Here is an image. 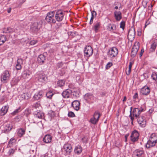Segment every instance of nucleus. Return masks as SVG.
Instances as JSON below:
<instances>
[{"label":"nucleus","instance_id":"4c0bfd02","mask_svg":"<svg viewBox=\"0 0 157 157\" xmlns=\"http://www.w3.org/2000/svg\"><path fill=\"white\" fill-rule=\"evenodd\" d=\"M14 31V29L10 28L8 27L6 29H5L3 31V33H12Z\"/></svg>","mask_w":157,"mask_h":157},{"label":"nucleus","instance_id":"4be33fe9","mask_svg":"<svg viewBox=\"0 0 157 157\" xmlns=\"http://www.w3.org/2000/svg\"><path fill=\"white\" fill-rule=\"evenodd\" d=\"M157 142L154 141L149 140L147 142L146 147L147 148H149L155 146Z\"/></svg>","mask_w":157,"mask_h":157},{"label":"nucleus","instance_id":"a211bd4d","mask_svg":"<svg viewBox=\"0 0 157 157\" xmlns=\"http://www.w3.org/2000/svg\"><path fill=\"white\" fill-rule=\"evenodd\" d=\"M41 27V24L40 22L39 23L36 22L33 23L31 27V28L34 31H37Z\"/></svg>","mask_w":157,"mask_h":157},{"label":"nucleus","instance_id":"338daca9","mask_svg":"<svg viewBox=\"0 0 157 157\" xmlns=\"http://www.w3.org/2000/svg\"><path fill=\"white\" fill-rule=\"evenodd\" d=\"M131 69L128 68V70L127 72H126V74L127 75H129L131 72Z\"/></svg>","mask_w":157,"mask_h":157},{"label":"nucleus","instance_id":"e2e57ef3","mask_svg":"<svg viewBox=\"0 0 157 157\" xmlns=\"http://www.w3.org/2000/svg\"><path fill=\"white\" fill-rule=\"evenodd\" d=\"M138 98V95L137 93H135L134 95L133 96V98L134 99H136Z\"/></svg>","mask_w":157,"mask_h":157},{"label":"nucleus","instance_id":"473e14b6","mask_svg":"<svg viewBox=\"0 0 157 157\" xmlns=\"http://www.w3.org/2000/svg\"><path fill=\"white\" fill-rule=\"evenodd\" d=\"M96 15L97 13L95 11H93L91 12V17L90 22V24H92L93 23L94 17H96Z\"/></svg>","mask_w":157,"mask_h":157},{"label":"nucleus","instance_id":"f704fd0d","mask_svg":"<svg viewBox=\"0 0 157 157\" xmlns=\"http://www.w3.org/2000/svg\"><path fill=\"white\" fill-rule=\"evenodd\" d=\"M6 37L4 35H0V45L2 44L6 40Z\"/></svg>","mask_w":157,"mask_h":157},{"label":"nucleus","instance_id":"864d4df0","mask_svg":"<svg viewBox=\"0 0 157 157\" xmlns=\"http://www.w3.org/2000/svg\"><path fill=\"white\" fill-rule=\"evenodd\" d=\"M23 60L21 58L18 59L17 60V63L21 65L23 64Z\"/></svg>","mask_w":157,"mask_h":157},{"label":"nucleus","instance_id":"e433bc0d","mask_svg":"<svg viewBox=\"0 0 157 157\" xmlns=\"http://www.w3.org/2000/svg\"><path fill=\"white\" fill-rule=\"evenodd\" d=\"M49 120L51 121L55 116V112L53 111H51L48 114Z\"/></svg>","mask_w":157,"mask_h":157},{"label":"nucleus","instance_id":"ddd939ff","mask_svg":"<svg viewBox=\"0 0 157 157\" xmlns=\"http://www.w3.org/2000/svg\"><path fill=\"white\" fill-rule=\"evenodd\" d=\"M135 31L134 28H132L129 31L128 37L131 40H133L135 37Z\"/></svg>","mask_w":157,"mask_h":157},{"label":"nucleus","instance_id":"f257e3e1","mask_svg":"<svg viewBox=\"0 0 157 157\" xmlns=\"http://www.w3.org/2000/svg\"><path fill=\"white\" fill-rule=\"evenodd\" d=\"M35 80L38 82L45 83L47 80V76L42 71H39L35 75Z\"/></svg>","mask_w":157,"mask_h":157},{"label":"nucleus","instance_id":"f8f14e48","mask_svg":"<svg viewBox=\"0 0 157 157\" xmlns=\"http://www.w3.org/2000/svg\"><path fill=\"white\" fill-rule=\"evenodd\" d=\"M107 29L109 31L113 32L114 33H116V26L113 24H109L107 26Z\"/></svg>","mask_w":157,"mask_h":157},{"label":"nucleus","instance_id":"37998d69","mask_svg":"<svg viewBox=\"0 0 157 157\" xmlns=\"http://www.w3.org/2000/svg\"><path fill=\"white\" fill-rule=\"evenodd\" d=\"M151 78L154 80H155L156 82H157V75L155 73H153L151 75Z\"/></svg>","mask_w":157,"mask_h":157},{"label":"nucleus","instance_id":"6ab92c4d","mask_svg":"<svg viewBox=\"0 0 157 157\" xmlns=\"http://www.w3.org/2000/svg\"><path fill=\"white\" fill-rule=\"evenodd\" d=\"M114 16L116 20L118 21H120L122 18L121 13L120 11H115L114 12Z\"/></svg>","mask_w":157,"mask_h":157},{"label":"nucleus","instance_id":"6e6552de","mask_svg":"<svg viewBox=\"0 0 157 157\" xmlns=\"http://www.w3.org/2000/svg\"><path fill=\"white\" fill-rule=\"evenodd\" d=\"M85 56L89 57L91 56L93 53V50L90 46H86L84 51Z\"/></svg>","mask_w":157,"mask_h":157},{"label":"nucleus","instance_id":"72a5a7b5","mask_svg":"<svg viewBox=\"0 0 157 157\" xmlns=\"http://www.w3.org/2000/svg\"><path fill=\"white\" fill-rule=\"evenodd\" d=\"M25 130L23 128H20L17 132V135L21 137L25 134Z\"/></svg>","mask_w":157,"mask_h":157},{"label":"nucleus","instance_id":"de8ad7c7","mask_svg":"<svg viewBox=\"0 0 157 157\" xmlns=\"http://www.w3.org/2000/svg\"><path fill=\"white\" fill-rule=\"evenodd\" d=\"M64 64H65L61 62H60L57 64L56 66L58 68H62Z\"/></svg>","mask_w":157,"mask_h":157},{"label":"nucleus","instance_id":"052dcab7","mask_svg":"<svg viewBox=\"0 0 157 157\" xmlns=\"http://www.w3.org/2000/svg\"><path fill=\"white\" fill-rule=\"evenodd\" d=\"M30 113V111L28 109H25L24 112L26 116L28 115Z\"/></svg>","mask_w":157,"mask_h":157},{"label":"nucleus","instance_id":"603ef678","mask_svg":"<svg viewBox=\"0 0 157 157\" xmlns=\"http://www.w3.org/2000/svg\"><path fill=\"white\" fill-rule=\"evenodd\" d=\"M68 115L69 117H73L75 116V114L74 113L71 111L69 112Z\"/></svg>","mask_w":157,"mask_h":157},{"label":"nucleus","instance_id":"f03ea898","mask_svg":"<svg viewBox=\"0 0 157 157\" xmlns=\"http://www.w3.org/2000/svg\"><path fill=\"white\" fill-rule=\"evenodd\" d=\"M144 111V109L142 107L134 108L132 113H130L132 116L136 118H137L139 116L141 113Z\"/></svg>","mask_w":157,"mask_h":157},{"label":"nucleus","instance_id":"5fc2aeb1","mask_svg":"<svg viewBox=\"0 0 157 157\" xmlns=\"http://www.w3.org/2000/svg\"><path fill=\"white\" fill-rule=\"evenodd\" d=\"M113 64L112 63L109 62L106 66V68L108 69Z\"/></svg>","mask_w":157,"mask_h":157},{"label":"nucleus","instance_id":"20e7f679","mask_svg":"<svg viewBox=\"0 0 157 157\" xmlns=\"http://www.w3.org/2000/svg\"><path fill=\"white\" fill-rule=\"evenodd\" d=\"M10 76L9 72L7 70L5 71L2 74L1 77V80L3 83L6 82L9 79Z\"/></svg>","mask_w":157,"mask_h":157},{"label":"nucleus","instance_id":"dca6fc26","mask_svg":"<svg viewBox=\"0 0 157 157\" xmlns=\"http://www.w3.org/2000/svg\"><path fill=\"white\" fill-rule=\"evenodd\" d=\"M150 90L149 88L145 86L141 89V93L144 95H147L150 93Z\"/></svg>","mask_w":157,"mask_h":157},{"label":"nucleus","instance_id":"0eeeda50","mask_svg":"<svg viewBox=\"0 0 157 157\" xmlns=\"http://www.w3.org/2000/svg\"><path fill=\"white\" fill-rule=\"evenodd\" d=\"M64 13L61 10L57 11L56 13L55 17L58 21H61L63 18Z\"/></svg>","mask_w":157,"mask_h":157},{"label":"nucleus","instance_id":"b1692460","mask_svg":"<svg viewBox=\"0 0 157 157\" xmlns=\"http://www.w3.org/2000/svg\"><path fill=\"white\" fill-rule=\"evenodd\" d=\"M43 94V92L42 91H40L35 94L33 96V98L35 99L38 100L42 97Z\"/></svg>","mask_w":157,"mask_h":157},{"label":"nucleus","instance_id":"a19ab883","mask_svg":"<svg viewBox=\"0 0 157 157\" xmlns=\"http://www.w3.org/2000/svg\"><path fill=\"white\" fill-rule=\"evenodd\" d=\"M138 51V50H136V49H133V48H132L131 52V56L132 57H135V56L136 55Z\"/></svg>","mask_w":157,"mask_h":157},{"label":"nucleus","instance_id":"aec40b11","mask_svg":"<svg viewBox=\"0 0 157 157\" xmlns=\"http://www.w3.org/2000/svg\"><path fill=\"white\" fill-rule=\"evenodd\" d=\"M63 149L66 151L67 154H69L72 151V147L70 144H66L64 145Z\"/></svg>","mask_w":157,"mask_h":157},{"label":"nucleus","instance_id":"c03bdc74","mask_svg":"<svg viewBox=\"0 0 157 157\" xmlns=\"http://www.w3.org/2000/svg\"><path fill=\"white\" fill-rule=\"evenodd\" d=\"M54 11L50 12L48 13L47 16L54 18Z\"/></svg>","mask_w":157,"mask_h":157},{"label":"nucleus","instance_id":"9d476101","mask_svg":"<svg viewBox=\"0 0 157 157\" xmlns=\"http://www.w3.org/2000/svg\"><path fill=\"white\" fill-rule=\"evenodd\" d=\"M44 116V113L41 111H39L35 112L34 113V117L33 118L34 122L36 123L37 122L36 121L37 118L39 119L42 118Z\"/></svg>","mask_w":157,"mask_h":157},{"label":"nucleus","instance_id":"58836bf2","mask_svg":"<svg viewBox=\"0 0 157 157\" xmlns=\"http://www.w3.org/2000/svg\"><path fill=\"white\" fill-rule=\"evenodd\" d=\"M157 46V42H154L151 45L150 51L153 52L155 51Z\"/></svg>","mask_w":157,"mask_h":157},{"label":"nucleus","instance_id":"f3484780","mask_svg":"<svg viewBox=\"0 0 157 157\" xmlns=\"http://www.w3.org/2000/svg\"><path fill=\"white\" fill-rule=\"evenodd\" d=\"M144 151L143 150L137 149L133 152V156L134 157H141L144 154Z\"/></svg>","mask_w":157,"mask_h":157},{"label":"nucleus","instance_id":"393cba45","mask_svg":"<svg viewBox=\"0 0 157 157\" xmlns=\"http://www.w3.org/2000/svg\"><path fill=\"white\" fill-rule=\"evenodd\" d=\"M38 62L41 64L43 63L45 60V56L42 54H40L39 56L37 58Z\"/></svg>","mask_w":157,"mask_h":157},{"label":"nucleus","instance_id":"4468645a","mask_svg":"<svg viewBox=\"0 0 157 157\" xmlns=\"http://www.w3.org/2000/svg\"><path fill=\"white\" fill-rule=\"evenodd\" d=\"M80 103L79 101L75 100L72 102L71 106L75 110L78 111L80 108Z\"/></svg>","mask_w":157,"mask_h":157},{"label":"nucleus","instance_id":"2eb2a0df","mask_svg":"<svg viewBox=\"0 0 157 157\" xmlns=\"http://www.w3.org/2000/svg\"><path fill=\"white\" fill-rule=\"evenodd\" d=\"M72 93V91L70 89H67L62 93L63 97L64 98H68L70 97Z\"/></svg>","mask_w":157,"mask_h":157},{"label":"nucleus","instance_id":"c85d7f7f","mask_svg":"<svg viewBox=\"0 0 157 157\" xmlns=\"http://www.w3.org/2000/svg\"><path fill=\"white\" fill-rule=\"evenodd\" d=\"M30 97V94L27 93H24L21 95V99H28Z\"/></svg>","mask_w":157,"mask_h":157},{"label":"nucleus","instance_id":"2f4dec72","mask_svg":"<svg viewBox=\"0 0 157 157\" xmlns=\"http://www.w3.org/2000/svg\"><path fill=\"white\" fill-rule=\"evenodd\" d=\"M100 22H96L94 25V30L96 33L97 32L100 25Z\"/></svg>","mask_w":157,"mask_h":157},{"label":"nucleus","instance_id":"680f3d73","mask_svg":"<svg viewBox=\"0 0 157 157\" xmlns=\"http://www.w3.org/2000/svg\"><path fill=\"white\" fill-rule=\"evenodd\" d=\"M37 43V41L35 40L31 41L30 42V44L31 45H34Z\"/></svg>","mask_w":157,"mask_h":157},{"label":"nucleus","instance_id":"a18cd8bd","mask_svg":"<svg viewBox=\"0 0 157 157\" xmlns=\"http://www.w3.org/2000/svg\"><path fill=\"white\" fill-rule=\"evenodd\" d=\"M16 150V149H13V148H11L10 149L9 151L8 152V154L9 155H11L12 154H13L14 152H15V151Z\"/></svg>","mask_w":157,"mask_h":157},{"label":"nucleus","instance_id":"69168bd1","mask_svg":"<svg viewBox=\"0 0 157 157\" xmlns=\"http://www.w3.org/2000/svg\"><path fill=\"white\" fill-rule=\"evenodd\" d=\"M132 64L133 63L131 62H130L129 63L128 68H130V69H131Z\"/></svg>","mask_w":157,"mask_h":157},{"label":"nucleus","instance_id":"412c9836","mask_svg":"<svg viewBox=\"0 0 157 157\" xmlns=\"http://www.w3.org/2000/svg\"><path fill=\"white\" fill-rule=\"evenodd\" d=\"M8 108V105L3 106L0 110V115L1 116L5 115L7 113Z\"/></svg>","mask_w":157,"mask_h":157},{"label":"nucleus","instance_id":"49530a36","mask_svg":"<svg viewBox=\"0 0 157 157\" xmlns=\"http://www.w3.org/2000/svg\"><path fill=\"white\" fill-rule=\"evenodd\" d=\"M125 26V22L124 21H121L120 23V28H122L123 30H124Z\"/></svg>","mask_w":157,"mask_h":157},{"label":"nucleus","instance_id":"a878e982","mask_svg":"<svg viewBox=\"0 0 157 157\" xmlns=\"http://www.w3.org/2000/svg\"><path fill=\"white\" fill-rule=\"evenodd\" d=\"M16 140L13 138H11L8 142V146L9 147H12L16 144Z\"/></svg>","mask_w":157,"mask_h":157},{"label":"nucleus","instance_id":"3c124183","mask_svg":"<svg viewBox=\"0 0 157 157\" xmlns=\"http://www.w3.org/2000/svg\"><path fill=\"white\" fill-rule=\"evenodd\" d=\"M76 32H69L68 33V34L69 36H75L76 34Z\"/></svg>","mask_w":157,"mask_h":157},{"label":"nucleus","instance_id":"4d7b16f0","mask_svg":"<svg viewBox=\"0 0 157 157\" xmlns=\"http://www.w3.org/2000/svg\"><path fill=\"white\" fill-rule=\"evenodd\" d=\"M82 141L84 143H86L87 142V138L86 137H84L82 139Z\"/></svg>","mask_w":157,"mask_h":157},{"label":"nucleus","instance_id":"c9c22d12","mask_svg":"<svg viewBox=\"0 0 157 157\" xmlns=\"http://www.w3.org/2000/svg\"><path fill=\"white\" fill-rule=\"evenodd\" d=\"M31 73L28 70L24 71L22 73V76L25 78H28L29 76Z\"/></svg>","mask_w":157,"mask_h":157},{"label":"nucleus","instance_id":"13d9d810","mask_svg":"<svg viewBox=\"0 0 157 157\" xmlns=\"http://www.w3.org/2000/svg\"><path fill=\"white\" fill-rule=\"evenodd\" d=\"M40 106V105L38 103H36L33 105V108L36 109L38 108Z\"/></svg>","mask_w":157,"mask_h":157},{"label":"nucleus","instance_id":"7ed1b4c3","mask_svg":"<svg viewBox=\"0 0 157 157\" xmlns=\"http://www.w3.org/2000/svg\"><path fill=\"white\" fill-rule=\"evenodd\" d=\"M100 117L99 112L98 111H95L94 113L93 117L90 119L89 122L93 124H96L98 122Z\"/></svg>","mask_w":157,"mask_h":157},{"label":"nucleus","instance_id":"bf43d9fd","mask_svg":"<svg viewBox=\"0 0 157 157\" xmlns=\"http://www.w3.org/2000/svg\"><path fill=\"white\" fill-rule=\"evenodd\" d=\"M129 117L131 119V124L132 125H133V121L134 119V117H133L132 116L131 114H130Z\"/></svg>","mask_w":157,"mask_h":157},{"label":"nucleus","instance_id":"5701e85b","mask_svg":"<svg viewBox=\"0 0 157 157\" xmlns=\"http://www.w3.org/2000/svg\"><path fill=\"white\" fill-rule=\"evenodd\" d=\"M52 137L50 135H46L43 138V141L46 143H50L52 140Z\"/></svg>","mask_w":157,"mask_h":157},{"label":"nucleus","instance_id":"79ce46f5","mask_svg":"<svg viewBox=\"0 0 157 157\" xmlns=\"http://www.w3.org/2000/svg\"><path fill=\"white\" fill-rule=\"evenodd\" d=\"M53 95V94L51 91H49L46 93V96L47 98H51Z\"/></svg>","mask_w":157,"mask_h":157},{"label":"nucleus","instance_id":"1a4fd4ad","mask_svg":"<svg viewBox=\"0 0 157 157\" xmlns=\"http://www.w3.org/2000/svg\"><path fill=\"white\" fill-rule=\"evenodd\" d=\"M84 99L89 103H93L94 98L93 95L91 93H87L84 96Z\"/></svg>","mask_w":157,"mask_h":157},{"label":"nucleus","instance_id":"cd10ccee","mask_svg":"<svg viewBox=\"0 0 157 157\" xmlns=\"http://www.w3.org/2000/svg\"><path fill=\"white\" fill-rule=\"evenodd\" d=\"M45 19L48 23H55L56 22L55 20L52 17L46 16Z\"/></svg>","mask_w":157,"mask_h":157},{"label":"nucleus","instance_id":"0e129e2a","mask_svg":"<svg viewBox=\"0 0 157 157\" xmlns=\"http://www.w3.org/2000/svg\"><path fill=\"white\" fill-rule=\"evenodd\" d=\"M144 52V49L143 48L141 50V52H140V57H141L142 56V55H143Z\"/></svg>","mask_w":157,"mask_h":157},{"label":"nucleus","instance_id":"bb28decb","mask_svg":"<svg viewBox=\"0 0 157 157\" xmlns=\"http://www.w3.org/2000/svg\"><path fill=\"white\" fill-rule=\"evenodd\" d=\"M12 128V126L11 124H8L5 126L3 131L5 133H7L11 130Z\"/></svg>","mask_w":157,"mask_h":157},{"label":"nucleus","instance_id":"ea45409f","mask_svg":"<svg viewBox=\"0 0 157 157\" xmlns=\"http://www.w3.org/2000/svg\"><path fill=\"white\" fill-rule=\"evenodd\" d=\"M65 81L63 80H60L58 81L57 82L58 86L61 87L63 86L65 84Z\"/></svg>","mask_w":157,"mask_h":157},{"label":"nucleus","instance_id":"6e6d98bb","mask_svg":"<svg viewBox=\"0 0 157 157\" xmlns=\"http://www.w3.org/2000/svg\"><path fill=\"white\" fill-rule=\"evenodd\" d=\"M16 68L17 70H20L21 68V65L17 63L16 65Z\"/></svg>","mask_w":157,"mask_h":157},{"label":"nucleus","instance_id":"7c9ffc66","mask_svg":"<svg viewBox=\"0 0 157 157\" xmlns=\"http://www.w3.org/2000/svg\"><path fill=\"white\" fill-rule=\"evenodd\" d=\"M82 151V148L80 145L76 146L75 149V152L78 154H79Z\"/></svg>","mask_w":157,"mask_h":157},{"label":"nucleus","instance_id":"09e8293b","mask_svg":"<svg viewBox=\"0 0 157 157\" xmlns=\"http://www.w3.org/2000/svg\"><path fill=\"white\" fill-rule=\"evenodd\" d=\"M132 48L134 49H136V50H138L139 48V46L138 45V43H136L135 45L133 46Z\"/></svg>","mask_w":157,"mask_h":157},{"label":"nucleus","instance_id":"8fccbe9b","mask_svg":"<svg viewBox=\"0 0 157 157\" xmlns=\"http://www.w3.org/2000/svg\"><path fill=\"white\" fill-rule=\"evenodd\" d=\"M21 109L20 108H19L18 109L15 110L13 113H12V114L13 115H15L16 114L19 113L20 111H21Z\"/></svg>","mask_w":157,"mask_h":157},{"label":"nucleus","instance_id":"423d86ee","mask_svg":"<svg viewBox=\"0 0 157 157\" xmlns=\"http://www.w3.org/2000/svg\"><path fill=\"white\" fill-rule=\"evenodd\" d=\"M117 49L115 47L110 49L108 52V56L111 58L115 57L118 54Z\"/></svg>","mask_w":157,"mask_h":157},{"label":"nucleus","instance_id":"c756f323","mask_svg":"<svg viewBox=\"0 0 157 157\" xmlns=\"http://www.w3.org/2000/svg\"><path fill=\"white\" fill-rule=\"evenodd\" d=\"M149 140L154 141L157 143V135L155 133H153L151 135Z\"/></svg>","mask_w":157,"mask_h":157},{"label":"nucleus","instance_id":"9b49d317","mask_svg":"<svg viewBox=\"0 0 157 157\" xmlns=\"http://www.w3.org/2000/svg\"><path fill=\"white\" fill-rule=\"evenodd\" d=\"M145 117L144 116H140L138 117L137 122L139 125L142 127H144L146 125V121Z\"/></svg>","mask_w":157,"mask_h":157},{"label":"nucleus","instance_id":"774afa93","mask_svg":"<svg viewBox=\"0 0 157 157\" xmlns=\"http://www.w3.org/2000/svg\"><path fill=\"white\" fill-rule=\"evenodd\" d=\"M11 8H9L8 9H7V12L8 13H10L11 11Z\"/></svg>","mask_w":157,"mask_h":157},{"label":"nucleus","instance_id":"39448f33","mask_svg":"<svg viewBox=\"0 0 157 157\" xmlns=\"http://www.w3.org/2000/svg\"><path fill=\"white\" fill-rule=\"evenodd\" d=\"M139 133L136 130L133 131L130 136V140L132 142H135L137 141L139 139Z\"/></svg>","mask_w":157,"mask_h":157}]
</instances>
